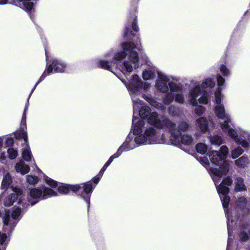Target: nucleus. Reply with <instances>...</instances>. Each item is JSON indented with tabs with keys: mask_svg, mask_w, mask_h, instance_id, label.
Listing matches in <instances>:
<instances>
[{
	"mask_svg": "<svg viewBox=\"0 0 250 250\" xmlns=\"http://www.w3.org/2000/svg\"><path fill=\"white\" fill-rule=\"evenodd\" d=\"M179 89L177 91H171V93H173V95H175V101L178 103L183 104L184 103V98L183 94L182 88L179 86Z\"/></svg>",
	"mask_w": 250,
	"mask_h": 250,
	"instance_id": "obj_25",
	"label": "nucleus"
},
{
	"mask_svg": "<svg viewBox=\"0 0 250 250\" xmlns=\"http://www.w3.org/2000/svg\"><path fill=\"white\" fill-rule=\"evenodd\" d=\"M45 183L52 188H55L57 186V182L50 178L45 176L44 177Z\"/></svg>",
	"mask_w": 250,
	"mask_h": 250,
	"instance_id": "obj_39",
	"label": "nucleus"
},
{
	"mask_svg": "<svg viewBox=\"0 0 250 250\" xmlns=\"http://www.w3.org/2000/svg\"><path fill=\"white\" fill-rule=\"evenodd\" d=\"M46 62H47V64L48 65V60H47V58H46Z\"/></svg>",
	"mask_w": 250,
	"mask_h": 250,
	"instance_id": "obj_49",
	"label": "nucleus"
},
{
	"mask_svg": "<svg viewBox=\"0 0 250 250\" xmlns=\"http://www.w3.org/2000/svg\"><path fill=\"white\" fill-rule=\"evenodd\" d=\"M158 77L155 81V88L162 93H167L169 91H177L179 85L171 80L179 81V79L167 75L162 72H157Z\"/></svg>",
	"mask_w": 250,
	"mask_h": 250,
	"instance_id": "obj_10",
	"label": "nucleus"
},
{
	"mask_svg": "<svg viewBox=\"0 0 250 250\" xmlns=\"http://www.w3.org/2000/svg\"><path fill=\"white\" fill-rule=\"evenodd\" d=\"M219 70L221 73L224 77H229L230 75V70L224 64H222L219 66Z\"/></svg>",
	"mask_w": 250,
	"mask_h": 250,
	"instance_id": "obj_34",
	"label": "nucleus"
},
{
	"mask_svg": "<svg viewBox=\"0 0 250 250\" xmlns=\"http://www.w3.org/2000/svg\"><path fill=\"white\" fill-rule=\"evenodd\" d=\"M242 229H243V230L241 231L240 232V239L242 241H246L249 238V235L246 232V230H249V226L248 224H245L242 226Z\"/></svg>",
	"mask_w": 250,
	"mask_h": 250,
	"instance_id": "obj_31",
	"label": "nucleus"
},
{
	"mask_svg": "<svg viewBox=\"0 0 250 250\" xmlns=\"http://www.w3.org/2000/svg\"><path fill=\"white\" fill-rule=\"evenodd\" d=\"M247 203V199L244 197H241L238 198L237 201V207L236 212L239 215L233 217L231 215L226 216L227 218V228L229 238L228 240V244L226 250H229V247L230 245L231 236L232 229L237 225V222L238 221V219L240 217L241 215L243 216L244 215L248 214L249 212V209L246 208V204Z\"/></svg>",
	"mask_w": 250,
	"mask_h": 250,
	"instance_id": "obj_9",
	"label": "nucleus"
},
{
	"mask_svg": "<svg viewBox=\"0 0 250 250\" xmlns=\"http://www.w3.org/2000/svg\"><path fill=\"white\" fill-rule=\"evenodd\" d=\"M244 180L241 177L235 178V190L236 191H244L247 190V188L244 183Z\"/></svg>",
	"mask_w": 250,
	"mask_h": 250,
	"instance_id": "obj_22",
	"label": "nucleus"
},
{
	"mask_svg": "<svg viewBox=\"0 0 250 250\" xmlns=\"http://www.w3.org/2000/svg\"><path fill=\"white\" fill-rule=\"evenodd\" d=\"M12 193L5 197L4 199V205L8 207L12 205L16 200H18V204L21 205L22 203L21 196L22 191L17 187L12 186L10 188Z\"/></svg>",
	"mask_w": 250,
	"mask_h": 250,
	"instance_id": "obj_13",
	"label": "nucleus"
},
{
	"mask_svg": "<svg viewBox=\"0 0 250 250\" xmlns=\"http://www.w3.org/2000/svg\"><path fill=\"white\" fill-rule=\"evenodd\" d=\"M7 238L6 233H0V245L2 246V247H3L4 249H5L7 244V242L6 243Z\"/></svg>",
	"mask_w": 250,
	"mask_h": 250,
	"instance_id": "obj_40",
	"label": "nucleus"
},
{
	"mask_svg": "<svg viewBox=\"0 0 250 250\" xmlns=\"http://www.w3.org/2000/svg\"><path fill=\"white\" fill-rule=\"evenodd\" d=\"M21 136L24 140V143L22 144V157L24 161L32 163L33 158L28 145L27 132L22 131Z\"/></svg>",
	"mask_w": 250,
	"mask_h": 250,
	"instance_id": "obj_15",
	"label": "nucleus"
},
{
	"mask_svg": "<svg viewBox=\"0 0 250 250\" xmlns=\"http://www.w3.org/2000/svg\"><path fill=\"white\" fill-rule=\"evenodd\" d=\"M66 69V64L60 60L54 59L51 64L47 65V68L45 71L47 75L53 72H64Z\"/></svg>",
	"mask_w": 250,
	"mask_h": 250,
	"instance_id": "obj_14",
	"label": "nucleus"
},
{
	"mask_svg": "<svg viewBox=\"0 0 250 250\" xmlns=\"http://www.w3.org/2000/svg\"><path fill=\"white\" fill-rule=\"evenodd\" d=\"M57 193L52 189L44 186H42L29 189L27 201L31 206H33L41 200L57 196Z\"/></svg>",
	"mask_w": 250,
	"mask_h": 250,
	"instance_id": "obj_11",
	"label": "nucleus"
},
{
	"mask_svg": "<svg viewBox=\"0 0 250 250\" xmlns=\"http://www.w3.org/2000/svg\"><path fill=\"white\" fill-rule=\"evenodd\" d=\"M7 156V153L5 152H1L0 154V161L4 163V161L6 160V158Z\"/></svg>",
	"mask_w": 250,
	"mask_h": 250,
	"instance_id": "obj_46",
	"label": "nucleus"
},
{
	"mask_svg": "<svg viewBox=\"0 0 250 250\" xmlns=\"http://www.w3.org/2000/svg\"><path fill=\"white\" fill-rule=\"evenodd\" d=\"M217 81L218 86H219V88L221 89L220 86H222L224 85L225 83V79L219 74L217 75Z\"/></svg>",
	"mask_w": 250,
	"mask_h": 250,
	"instance_id": "obj_43",
	"label": "nucleus"
},
{
	"mask_svg": "<svg viewBox=\"0 0 250 250\" xmlns=\"http://www.w3.org/2000/svg\"><path fill=\"white\" fill-rule=\"evenodd\" d=\"M131 23L132 28L134 31L138 32L139 30L137 24V16L135 14L132 15L131 18L128 20V24L126 25L124 36L127 37L129 33L130 32L129 24Z\"/></svg>",
	"mask_w": 250,
	"mask_h": 250,
	"instance_id": "obj_17",
	"label": "nucleus"
},
{
	"mask_svg": "<svg viewBox=\"0 0 250 250\" xmlns=\"http://www.w3.org/2000/svg\"><path fill=\"white\" fill-rule=\"evenodd\" d=\"M122 82L126 86L128 90L130 96L131 97L132 101L133 104V117L136 119V122L139 119L135 117L136 111L138 113V110L143 104V101L137 98L141 94V91L143 88L146 91L149 86L147 83H143L140 78L136 74H134L131 76L130 80L127 83L124 80H122Z\"/></svg>",
	"mask_w": 250,
	"mask_h": 250,
	"instance_id": "obj_6",
	"label": "nucleus"
},
{
	"mask_svg": "<svg viewBox=\"0 0 250 250\" xmlns=\"http://www.w3.org/2000/svg\"><path fill=\"white\" fill-rule=\"evenodd\" d=\"M215 85V81L210 78H207L199 85H196L189 91L188 101L192 106H196L198 103L206 104L208 102V92Z\"/></svg>",
	"mask_w": 250,
	"mask_h": 250,
	"instance_id": "obj_7",
	"label": "nucleus"
},
{
	"mask_svg": "<svg viewBox=\"0 0 250 250\" xmlns=\"http://www.w3.org/2000/svg\"><path fill=\"white\" fill-rule=\"evenodd\" d=\"M59 193L66 194L71 191L80 196L87 204V209L90 207V196L93 188L91 182H87L81 185L62 184L58 187Z\"/></svg>",
	"mask_w": 250,
	"mask_h": 250,
	"instance_id": "obj_8",
	"label": "nucleus"
},
{
	"mask_svg": "<svg viewBox=\"0 0 250 250\" xmlns=\"http://www.w3.org/2000/svg\"><path fill=\"white\" fill-rule=\"evenodd\" d=\"M180 112V109L176 106L171 105L168 108V113L172 116H178Z\"/></svg>",
	"mask_w": 250,
	"mask_h": 250,
	"instance_id": "obj_37",
	"label": "nucleus"
},
{
	"mask_svg": "<svg viewBox=\"0 0 250 250\" xmlns=\"http://www.w3.org/2000/svg\"><path fill=\"white\" fill-rule=\"evenodd\" d=\"M206 110V108L205 107L202 106V105H199V106H197L195 108V113L199 116H201L203 113L205 112Z\"/></svg>",
	"mask_w": 250,
	"mask_h": 250,
	"instance_id": "obj_42",
	"label": "nucleus"
},
{
	"mask_svg": "<svg viewBox=\"0 0 250 250\" xmlns=\"http://www.w3.org/2000/svg\"><path fill=\"white\" fill-rule=\"evenodd\" d=\"M19 205L5 211L3 218L4 229L8 233L12 232L21 218V205Z\"/></svg>",
	"mask_w": 250,
	"mask_h": 250,
	"instance_id": "obj_12",
	"label": "nucleus"
},
{
	"mask_svg": "<svg viewBox=\"0 0 250 250\" xmlns=\"http://www.w3.org/2000/svg\"><path fill=\"white\" fill-rule=\"evenodd\" d=\"M0 250H1L0 249Z\"/></svg>",
	"mask_w": 250,
	"mask_h": 250,
	"instance_id": "obj_52",
	"label": "nucleus"
},
{
	"mask_svg": "<svg viewBox=\"0 0 250 250\" xmlns=\"http://www.w3.org/2000/svg\"><path fill=\"white\" fill-rule=\"evenodd\" d=\"M28 108V104H26L25 105L24 111L22 116L21 121V126L22 127H26V113Z\"/></svg>",
	"mask_w": 250,
	"mask_h": 250,
	"instance_id": "obj_41",
	"label": "nucleus"
},
{
	"mask_svg": "<svg viewBox=\"0 0 250 250\" xmlns=\"http://www.w3.org/2000/svg\"><path fill=\"white\" fill-rule=\"evenodd\" d=\"M228 152V147L226 146H222L220 147V151L212 150L209 154L210 160L212 164L216 166L223 164L219 168H210L208 172L220 195L226 216L230 215V212L228 208L230 198L227 194L229 191V186L232 184V180L228 176L224 178L219 185H218V184L223 175L227 174L229 170V165L231 162L225 160Z\"/></svg>",
	"mask_w": 250,
	"mask_h": 250,
	"instance_id": "obj_1",
	"label": "nucleus"
},
{
	"mask_svg": "<svg viewBox=\"0 0 250 250\" xmlns=\"http://www.w3.org/2000/svg\"><path fill=\"white\" fill-rule=\"evenodd\" d=\"M12 181V178L10 174L7 173L4 176L1 185V188L3 189H7Z\"/></svg>",
	"mask_w": 250,
	"mask_h": 250,
	"instance_id": "obj_27",
	"label": "nucleus"
},
{
	"mask_svg": "<svg viewBox=\"0 0 250 250\" xmlns=\"http://www.w3.org/2000/svg\"><path fill=\"white\" fill-rule=\"evenodd\" d=\"M196 149L198 153L204 154L208 150V146L205 144L200 143L196 145Z\"/></svg>",
	"mask_w": 250,
	"mask_h": 250,
	"instance_id": "obj_33",
	"label": "nucleus"
},
{
	"mask_svg": "<svg viewBox=\"0 0 250 250\" xmlns=\"http://www.w3.org/2000/svg\"><path fill=\"white\" fill-rule=\"evenodd\" d=\"M180 145L177 146H181V143L186 146H190L193 142V138L190 135L185 134L179 136Z\"/></svg>",
	"mask_w": 250,
	"mask_h": 250,
	"instance_id": "obj_21",
	"label": "nucleus"
},
{
	"mask_svg": "<svg viewBox=\"0 0 250 250\" xmlns=\"http://www.w3.org/2000/svg\"><path fill=\"white\" fill-rule=\"evenodd\" d=\"M7 157L10 159H15L18 156L17 150L13 148H9L7 150Z\"/></svg>",
	"mask_w": 250,
	"mask_h": 250,
	"instance_id": "obj_36",
	"label": "nucleus"
},
{
	"mask_svg": "<svg viewBox=\"0 0 250 250\" xmlns=\"http://www.w3.org/2000/svg\"><path fill=\"white\" fill-rule=\"evenodd\" d=\"M243 148L242 146H238L233 149L231 151L232 158L235 159L242 154L244 152Z\"/></svg>",
	"mask_w": 250,
	"mask_h": 250,
	"instance_id": "obj_30",
	"label": "nucleus"
},
{
	"mask_svg": "<svg viewBox=\"0 0 250 250\" xmlns=\"http://www.w3.org/2000/svg\"><path fill=\"white\" fill-rule=\"evenodd\" d=\"M143 97L152 106H153L154 107L157 108V109H162L163 108L164 106L162 105V104L161 103H159V102L156 101L155 100H154L152 98L147 96L146 95H144L143 96Z\"/></svg>",
	"mask_w": 250,
	"mask_h": 250,
	"instance_id": "obj_24",
	"label": "nucleus"
},
{
	"mask_svg": "<svg viewBox=\"0 0 250 250\" xmlns=\"http://www.w3.org/2000/svg\"><path fill=\"white\" fill-rule=\"evenodd\" d=\"M138 112L140 117L143 119H148L149 115L151 113L150 107L146 105L142 106Z\"/></svg>",
	"mask_w": 250,
	"mask_h": 250,
	"instance_id": "obj_28",
	"label": "nucleus"
},
{
	"mask_svg": "<svg viewBox=\"0 0 250 250\" xmlns=\"http://www.w3.org/2000/svg\"><path fill=\"white\" fill-rule=\"evenodd\" d=\"M198 160L205 167H208L209 164L208 160L206 157H200Z\"/></svg>",
	"mask_w": 250,
	"mask_h": 250,
	"instance_id": "obj_44",
	"label": "nucleus"
},
{
	"mask_svg": "<svg viewBox=\"0 0 250 250\" xmlns=\"http://www.w3.org/2000/svg\"><path fill=\"white\" fill-rule=\"evenodd\" d=\"M197 127L202 133H205L208 130V122L204 117L198 118L196 120Z\"/></svg>",
	"mask_w": 250,
	"mask_h": 250,
	"instance_id": "obj_19",
	"label": "nucleus"
},
{
	"mask_svg": "<svg viewBox=\"0 0 250 250\" xmlns=\"http://www.w3.org/2000/svg\"><path fill=\"white\" fill-rule=\"evenodd\" d=\"M3 137H0V148L2 147L3 142Z\"/></svg>",
	"mask_w": 250,
	"mask_h": 250,
	"instance_id": "obj_47",
	"label": "nucleus"
},
{
	"mask_svg": "<svg viewBox=\"0 0 250 250\" xmlns=\"http://www.w3.org/2000/svg\"><path fill=\"white\" fill-rule=\"evenodd\" d=\"M158 71V69L154 65L149 66L147 68L145 69L142 73V77L145 81L154 79L156 77V73Z\"/></svg>",
	"mask_w": 250,
	"mask_h": 250,
	"instance_id": "obj_16",
	"label": "nucleus"
},
{
	"mask_svg": "<svg viewBox=\"0 0 250 250\" xmlns=\"http://www.w3.org/2000/svg\"><path fill=\"white\" fill-rule=\"evenodd\" d=\"M250 163L248 157L243 156L235 161V165L240 168L247 167Z\"/></svg>",
	"mask_w": 250,
	"mask_h": 250,
	"instance_id": "obj_23",
	"label": "nucleus"
},
{
	"mask_svg": "<svg viewBox=\"0 0 250 250\" xmlns=\"http://www.w3.org/2000/svg\"><path fill=\"white\" fill-rule=\"evenodd\" d=\"M33 165H34V166H35V167H36V165H35V163H34V162L33 163Z\"/></svg>",
	"mask_w": 250,
	"mask_h": 250,
	"instance_id": "obj_50",
	"label": "nucleus"
},
{
	"mask_svg": "<svg viewBox=\"0 0 250 250\" xmlns=\"http://www.w3.org/2000/svg\"><path fill=\"white\" fill-rule=\"evenodd\" d=\"M27 182L31 185H35L39 181V179L37 176L32 175H27L26 177Z\"/></svg>",
	"mask_w": 250,
	"mask_h": 250,
	"instance_id": "obj_38",
	"label": "nucleus"
},
{
	"mask_svg": "<svg viewBox=\"0 0 250 250\" xmlns=\"http://www.w3.org/2000/svg\"><path fill=\"white\" fill-rule=\"evenodd\" d=\"M47 76V74H46V71H44L43 72V73H42V76L40 77V78H39V80L36 82V84H35V85L34 86V87H33V88L32 89V90H31V92L29 95V96L27 98V102L26 104H28V106L29 105V99L32 95V94L33 93V92H34V91L35 90V88H36L37 86L39 84V83L41 82L42 81H43L44 78L46 77Z\"/></svg>",
	"mask_w": 250,
	"mask_h": 250,
	"instance_id": "obj_32",
	"label": "nucleus"
},
{
	"mask_svg": "<svg viewBox=\"0 0 250 250\" xmlns=\"http://www.w3.org/2000/svg\"><path fill=\"white\" fill-rule=\"evenodd\" d=\"M120 51H111L105 55L107 60H99L98 66L101 68L112 72L113 66L117 63V67L125 75H129L139 67V56L135 50L138 49L132 42H123L120 45Z\"/></svg>",
	"mask_w": 250,
	"mask_h": 250,
	"instance_id": "obj_2",
	"label": "nucleus"
},
{
	"mask_svg": "<svg viewBox=\"0 0 250 250\" xmlns=\"http://www.w3.org/2000/svg\"><path fill=\"white\" fill-rule=\"evenodd\" d=\"M15 168L17 172H20L22 175L27 173L30 170L29 167L26 165L22 160L16 164Z\"/></svg>",
	"mask_w": 250,
	"mask_h": 250,
	"instance_id": "obj_20",
	"label": "nucleus"
},
{
	"mask_svg": "<svg viewBox=\"0 0 250 250\" xmlns=\"http://www.w3.org/2000/svg\"><path fill=\"white\" fill-rule=\"evenodd\" d=\"M120 152H116V153L112 155L110 157L108 161L105 163V164L104 165V166L103 167L101 168V170L100 171V174L104 173V172L106 169L107 167L111 164V163L113 162V160L114 159L118 158L120 155Z\"/></svg>",
	"mask_w": 250,
	"mask_h": 250,
	"instance_id": "obj_26",
	"label": "nucleus"
},
{
	"mask_svg": "<svg viewBox=\"0 0 250 250\" xmlns=\"http://www.w3.org/2000/svg\"><path fill=\"white\" fill-rule=\"evenodd\" d=\"M103 174H102L101 175L100 174V172H99V173L97 174V175L96 176H95V177H94L92 179V181H90L89 182H91V184L92 185V182L93 183H94L95 184V185H97L100 180L101 179V178H102V177L103 176ZM92 187H93V186L92 185ZM94 188L95 187H92L93 188V189H94ZM93 190H92L93 191Z\"/></svg>",
	"mask_w": 250,
	"mask_h": 250,
	"instance_id": "obj_45",
	"label": "nucleus"
},
{
	"mask_svg": "<svg viewBox=\"0 0 250 250\" xmlns=\"http://www.w3.org/2000/svg\"><path fill=\"white\" fill-rule=\"evenodd\" d=\"M147 123L155 127L160 139L164 136L163 138L167 142L161 143L160 144H178V140L176 138L177 132L173 129L175 127V123L167 117L159 116L156 112H152L148 117Z\"/></svg>",
	"mask_w": 250,
	"mask_h": 250,
	"instance_id": "obj_5",
	"label": "nucleus"
},
{
	"mask_svg": "<svg viewBox=\"0 0 250 250\" xmlns=\"http://www.w3.org/2000/svg\"><path fill=\"white\" fill-rule=\"evenodd\" d=\"M145 122L143 120H139L136 122V119H132V126L134 137H131L129 134L125 141L119 147L117 152H120L121 156L124 151H128L141 145L160 144L161 143L166 142L162 136L159 138L156 129L152 126H145Z\"/></svg>",
	"mask_w": 250,
	"mask_h": 250,
	"instance_id": "obj_3",
	"label": "nucleus"
},
{
	"mask_svg": "<svg viewBox=\"0 0 250 250\" xmlns=\"http://www.w3.org/2000/svg\"><path fill=\"white\" fill-rule=\"evenodd\" d=\"M167 94V95L164 98L163 102L165 104L169 105L173 101L174 96L173 95V93H171V92L169 93L168 92Z\"/></svg>",
	"mask_w": 250,
	"mask_h": 250,
	"instance_id": "obj_35",
	"label": "nucleus"
},
{
	"mask_svg": "<svg viewBox=\"0 0 250 250\" xmlns=\"http://www.w3.org/2000/svg\"><path fill=\"white\" fill-rule=\"evenodd\" d=\"M209 140L212 145L219 146L223 144L222 138L218 135H211L209 137Z\"/></svg>",
	"mask_w": 250,
	"mask_h": 250,
	"instance_id": "obj_29",
	"label": "nucleus"
},
{
	"mask_svg": "<svg viewBox=\"0 0 250 250\" xmlns=\"http://www.w3.org/2000/svg\"><path fill=\"white\" fill-rule=\"evenodd\" d=\"M8 142H9L10 144H12L13 143V140L11 138H8L7 139V141L6 142V143H8Z\"/></svg>",
	"mask_w": 250,
	"mask_h": 250,
	"instance_id": "obj_48",
	"label": "nucleus"
},
{
	"mask_svg": "<svg viewBox=\"0 0 250 250\" xmlns=\"http://www.w3.org/2000/svg\"><path fill=\"white\" fill-rule=\"evenodd\" d=\"M222 89L218 88L215 92V103L216 106L214 111L217 117L224 121L220 123V126L223 132L226 133L230 139L237 144L244 147H247L250 142V133L249 130L238 127L237 129L231 127L229 123L231 122L230 116L225 112L223 104H221L223 95Z\"/></svg>",
	"mask_w": 250,
	"mask_h": 250,
	"instance_id": "obj_4",
	"label": "nucleus"
},
{
	"mask_svg": "<svg viewBox=\"0 0 250 250\" xmlns=\"http://www.w3.org/2000/svg\"><path fill=\"white\" fill-rule=\"evenodd\" d=\"M189 127V125L188 123L186 122H180L176 127V125L175 124V127L173 128L177 132L176 138L178 140V144L177 145L175 144H171V145H174L175 146H178L180 145V138L179 136H181V132H185L188 130Z\"/></svg>",
	"mask_w": 250,
	"mask_h": 250,
	"instance_id": "obj_18",
	"label": "nucleus"
},
{
	"mask_svg": "<svg viewBox=\"0 0 250 250\" xmlns=\"http://www.w3.org/2000/svg\"><path fill=\"white\" fill-rule=\"evenodd\" d=\"M22 207H24V205L23 204L21 205Z\"/></svg>",
	"mask_w": 250,
	"mask_h": 250,
	"instance_id": "obj_51",
	"label": "nucleus"
}]
</instances>
